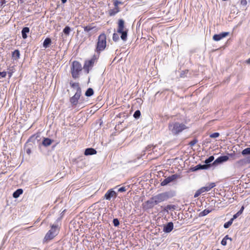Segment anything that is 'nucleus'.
Listing matches in <instances>:
<instances>
[{
  "mask_svg": "<svg viewBox=\"0 0 250 250\" xmlns=\"http://www.w3.org/2000/svg\"><path fill=\"white\" fill-rule=\"evenodd\" d=\"M168 128L173 135H177L188 127L183 123L174 122L169 124Z\"/></svg>",
  "mask_w": 250,
  "mask_h": 250,
  "instance_id": "f257e3e1",
  "label": "nucleus"
},
{
  "mask_svg": "<svg viewBox=\"0 0 250 250\" xmlns=\"http://www.w3.org/2000/svg\"><path fill=\"white\" fill-rule=\"evenodd\" d=\"M127 31L128 30L125 26V21L123 19H119L117 32L121 34V38L124 41H126L127 40Z\"/></svg>",
  "mask_w": 250,
  "mask_h": 250,
  "instance_id": "f03ea898",
  "label": "nucleus"
},
{
  "mask_svg": "<svg viewBox=\"0 0 250 250\" xmlns=\"http://www.w3.org/2000/svg\"><path fill=\"white\" fill-rule=\"evenodd\" d=\"M58 225L54 224L51 225V229L46 233L43 239V242H48L53 239L58 233Z\"/></svg>",
  "mask_w": 250,
  "mask_h": 250,
  "instance_id": "7ed1b4c3",
  "label": "nucleus"
},
{
  "mask_svg": "<svg viewBox=\"0 0 250 250\" xmlns=\"http://www.w3.org/2000/svg\"><path fill=\"white\" fill-rule=\"evenodd\" d=\"M106 35L103 33L98 37V40L97 43L95 51L100 53L101 51H103L106 47Z\"/></svg>",
  "mask_w": 250,
  "mask_h": 250,
  "instance_id": "20e7f679",
  "label": "nucleus"
},
{
  "mask_svg": "<svg viewBox=\"0 0 250 250\" xmlns=\"http://www.w3.org/2000/svg\"><path fill=\"white\" fill-rule=\"evenodd\" d=\"M173 196V194L170 192H164L154 196L153 199H155V203H157L158 205L160 203L167 200Z\"/></svg>",
  "mask_w": 250,
  "mask_h": 250,
  "instance_id": "39448f33",
  "label": "nucleus"
},
{
  "mask_svg": "<svg viewBox=\"0 0 250 250\" xmlns=\"http://www.w3.org/2000/svg\"><path fill=\"white\" fill-rule=\"evenodd\" d=\"M82 70L81 64L78 61H74L71 66V73L72 77L75 79L78 78Z\"/></svg>",
  "mask_w": 250,
  "mask_h": 250,
  "instance_id": "423d86ee",
  "label": "nucleus"
},
{
  "mask_svg": "<svg viewBox=\"0 0 250 250\" xmlns=\"http://www.w3.org/2000/svg\"><path fill=\"white\" fill-rule=\"evenodd\" d=\"M180 178V176L177 174H173L165 179L161 183L162 186H165L170 182H173Z\"/></svg>",
  "mask_w": 250,
  "mask_h": 250,
  "instance_id": "0eeeda50",
  "label": "nucleus"
},
{
  "mask_svg": "<svg viewBox=\"0 0 250 250\" xmlns=\"http://www.w3.org/2000/svg\"><path fill=\"white\" fill-rule=\"evenodd\" d=\"M96 58L94 57L90 60L86 61L83 65V69L86 72V73H88L89 72V69L91 68L95 62Z\"/></svg>",
  "mask_w": 250,
  "mask_h": 250,
  "instance_id": "6e6552de",
  "label": "nucleus"
},
{
  "mask_svg": "<svg viewBox=\"0 0 250 250\" xmlns=\"http://www.w3.org/2000/svg\"><path fill=\"white\" fill-rule=\"evenodd\" d=\"M229 159V156L227 155L221 156L216 159L213 163V165H216L227 161Z\"/></svg>",
  "mask_w": 250,
  "mask_h": 250,
  "instance_id": "1a4fd4ad",
  "label": "nucleus"
},
{
  "mask_svg": "<svg viewBox=\"0 0 250 250\" xmlns=\"http://www.w3.org/2000/svg\"><path fill=\"white\" fill-rule=\"evenodd\" d=\"M117 193L112 189H110L105 193L104 195V198L107 200H110L111 198L113 197H116Z\"/></svg>",
  "mask_w": 250,
  "mask_h": 250,
  "instance_id": "9d476101",
  "label": "nucleus"
},
{
  "mask_svg": "<svg viewBox=\"0 0 250 250\" xmlns=\"http://www.w3.org/2000/svg\"><path fill=\"white\" fill-rule=\"evenodd\" d=\"M82 93L76 92L75 95L70 99V102L73 105H77L78 100L81 96Z\"/></svg>",
  "mask_w": 250,
  "mask_h": 250,
  "instance_id": "9b49d317",
  "label": "nucleus"
},
{
  "mask_svg": "<svg viewBox=\"0 0 250 250\" xmlns=\"http://www.w3.org/2000/svg\"><path fill=\"white\" fill-rule=\"evenodd\" d=\"M229 35V32H222L219 34H215L213 36V39L215 41H219Z\"/></svg>",
  "mask_w": 250,
  "mask_h": 250,
  "instance_id": "f8f14e48",
  "label": "nucleus"
},
{
  "mask_svg": "<svg viewBox=\"0 0 250 250\" xmlns=\"http://www.w3.org/2000/svg\"><path fill=\"white\" fill-rule=\"evenodd\" d=\"M210 166V165H201L199 164L195 167L191 168V170L192 171H195L200 169H207L209 168Z\"/></svg>",
  "mask_w": 250,
  "mask_h": 250,
  "instance_id": "ddd939ff",
  "label": "nucleus"
},
{
  "mask_svg": "<svg viewBox=\"0 0 250 250\" xmlns=\"http://www.w3.org/2000/svg\"><path fill=\"white\" fill-rule=\"evenodd\" d=\"M173 229V224L172 222H168L164 226L163 231L166 233H169L172 231Z\"/></svg>",
  "mask_w": 250,
  "mask_h": 250,
  "instance_id": "4468645a",
  "label": "nucleus"
},
{
  "mask_svg": "<svg viewBox=\"0 0 250 250\" xmlns=\"http://www.w3.org/2000/svg\"><path fill=\"white\" fill-rule=\"evenodd\" d=\"M215 183H210L208 184L206 186L202 187L201 189L203 192L209 191L211 188L215 187Z\"/></svg>",
  "mask_w": 250,
  "mask_h": 250,
  "instance_id": "2eb2a0df",
  "label": "nucleus"
},
{
  "mask_svg": "<svg viewBox=\"0 0 250 250\" xmlns=\"http://www.w3.org/2000/svg\"><path fill=\"white\" fill-rule=\"evenodd\" d=\"M70 85L72 88L76 90V92L82 93L81 88L78 83H73L72 82H70Z\"/></svg>",
  "mask_w": 250,
  "mask_h": 250,
  "instance_id": "dca6fc26",
  "label": "nucleus"
},
{
  "mask_svg": "<svg viewBox=\"0 0 250 250\" xmlns=\"http://www.w3.org/2000/svg\"><path fill=\"white\" fill-rule=\"evenodd\" d=\"M154 201L155 199H153V196L149 200H147L146 202V204L148 208H152L154 207L155 205H157V203H155Z\"/></svg>",
  "mask_w": 250,
  "mask_h": 250,
  "instance_id": "f3484780",
  "label": "nucleus"
},
{
  "mask_svg": "<svg viewBox=\"0 0 250 250\" xmlns=\"http://www.w3.org/2000/svg\"><path fill=\"white\" fill-rule=\"evenodd\" d=\"M97 151L93 148H87L85 149L84 155L86 156L96 154Z\"/></svg>",
  "mask_w": 250,
  "mask_h": 250,
  "instance_id": "a211bd4d",
  "label": "nucleus"
},
{
  "mask_svg": "<svg viewBox=\"0 0 250 250\" xmlns=\"http://www.w3.org/2000/svg\"><path fill=\"white\" fill-rule=\"evenodd\" d=\"M53 142V141L49 138H44L42 142V144L43 146L46 147L49 146Z\"/></svg>",
  "mask_w": 250,
  "mask_h": 250,
  "instance_id": "6ab92c4d",
  "label": "nucleus"
},
{
  "mask_svg": "<svg viewBox=\"0 0 250 250\" xmlns=\"http://www.w3.org/2000/svg\"><path fill=\"white\" fill-rule=\"evenodd\" d=\"M30 29L29 27H24L21 30V35L23 39H25L27 38V34L29 32Z\"/></svg>",
  "mask_w": 250,
  "mask_h": 250,
  "instance_id": "aec40b11",
  "label": "nucleus"
},
{
  "mask_svg": "<svg viewBox=\"0 0 250 250\" xmlns=\"http://www.w3.org/2000/svg\"><path fill=\"white\" fill-rule=\"evenodd\" d=\"M51 43V40L49 38H46L43 42V46L45 48H46L49 47V45Z\"/></svg>",
  "mask_w": 250,
  "mask_h": 250,
  "instance_id": "412c9836",
  "label": "nucleus"
},
{
  "mask_svg": "<svg viewBox=\"0 0 250 250\" xmlns=\"http://www.w3.org/2000/svg\"><path fill=\"white\" fill-rule=\"evenodd\" d=\"M20 53L19 50H15L14 51L12 52V57L14 59L17 60L20 58Z\"/></svg>",
  "mask_w": 250,
  "mask_h": 250,
  "instance_id": "4be33fe9",
  "label": "nucleus"
},
{
  "mask_svg": "<svg viewBox=\"0 0 250 250\" xmlns=\"http://www.w3.org/2000/svg\"><path fill=\"white\" fill-rule=\"evenodd\" d=\"M23 193V190L21 188L18 189L13 194L14 198H18Z\"/></svg>",
  "mask_w": 250,
  "mask_h": 250,
  "instance_id": "5701e85b",
  "label": "nucleus"
},
{
  "mask_svg": "<svg viewBox=\"0 0 250 250\" xmlns=\"http://www.w3.org/2000/svg\"><path fill=\"white\" fill-rule=\"evenodd\" d=\"M119 12V7H114L113 9H111L109 11V15L110 16H113L115 15L117 13Z\"/></svg>",
  "mask_w": 250,
  "mask_h": 250,
  "instance_id": "b1692460",
  "label": "nucleus"
},
{
  "mask_svg": "<svg viewBox=\"0 0 250 250\" xmlns=\"http://www.w3.org/2000/svg\"><path fill=\"white\" fill-rule=\"evenodd\" d=\"M228 240H229L230 241H231L232 240V239L230 237H229L228 235H226L225 236L224 238L222 239V240L221 241V244L223 245V246H226L227 245V241Z\"/></svg>",
  "mask_w": 250,
  "mask_h": 250,
  "instance_id": "393cba45",
  "label": "nucleus"
},
{
  "mask_svg": "<svg viewBox=\"0 0 250 250\" xmlns=\"http://www.w3.org/2000/svg\"><path fill=\"white\" fill-rule=\"evenodd\" d=\"M94 94V91L92 88H88L85 93V95L87 97H90L93 95Z\"/></svg>",
  "mask_w": 250,
  "mask_h": 250,
  "instance_id": "a878e982",
  "label": "nucleus"
},
{
  "mask_svg": "<svg viewBox=\"0 0 250 250\" xmlns=\"http://www.w3.org/2000/svg\"><path fill=\"white\" fill-rule=\"evenodd\" d=\"M210 212H211V210L208 209H206L204 210L203 211H201V212H200L199 216L200 217H203V216L207 215Z\"/></svg>",
  "mask_w": 250,
  "mask_h": 250,
  "instance_id": "bb28decb",
  "label": "nucleus"
},
{
  "mask_svg": "<svg viewBox=\"0 0 250 250\" xmlns=\"http://www.w3.org/2000/svg\"><path fill=\"white\" fill-rule=\"evenodd\" d=\"M70 31H71V28L69 26H66L65 27V28L63 29V33L68 36L70 34Z\"/></svg>",
  "mask_w": 250,
  "mask_h": 250,
  "instance_id": "cd10ccee",
  "label": "nucleus"
},
{
  "mask_svg": "<svg viewBox=\"0 0 250 250\" xmlns=\"http://www.w3.org/2000/svg\"><path fill=\"white\" fill-rule=\"evenodd\" d=\"M241 153L243 156L250 155V147H247L244 149L242 150Z\"/></svg>",
  "mask_w": 250,
  "mask_h": 250,
  "instance_id": "c85d7f7f",
  "label": "nucleus"
},
{
  "mask_svg": "<svg viewBox=\"0 0 250 250\" xmlns=\"http://www.w3.org/2000/svg\"><path fill=\"white\" fill-rule=\"evenodd\" d=\"M233 220V219H230L228 222L225 223L224 225V227L225 229L229 228L232 224Z\"/></svg>",
  "mask_w": 250,
  "mask_h": 250,
  "instance_id": "c756f323",
  "label": "nucleus"
},
{
  "mask_svg": "<svg viewBox=\"0 0 250 250\" xmlns=\"http://www.w3.org/2000/svg\"><path fill=\"white\" fill-rule=\"evenodd\" d=\"M214 158L213 156H210V157H209L208 159H207L205 160V163H206L205 165H209V163L213 161Z\"/></svg>",
  "mask_w": 250,
  "mask_h": 250,
  "instance_id": "7c9ffc66",
  "label": "nucleus"
},
{
  "mask_svg": "<svg viewBox=\"0 0 250 250\" xmlns=\"http://www.w3.org/2000/svg\"><path fill=\"white\" fill-rule=\"evenodd\" d=\"M188 70H183V71H181L180 75V77L182 78H185L186 77H187V75L188 73Z\"/></svg>",
  "mask_w": 250,
  "mask_h": 250,
  "instance_id": "2f4dec72",
  "label": "nucleus"
},
{
  "mask_svg": "<svg viewBox=\"0 0 250 250\" xmlns=\"http://www.w3.org/2000/svg\"><path fill=\"white\" fill-rule=\"evenodd\" d=\"M140 116H141V112L139 110H136L133 114V117L135 119H138L140 117Z\"/></svg>",
  "mask_w": 250,
  "mask_h": 250,
  "instance_id": "473e14b6",
  "label": "nucleus"
},
{
  "mask_svg": "<svg viewBox=\"0 0 250 250\" xmlns=\"http://www.w3.org/2000/svg\"><path fill=\"white\" fill-rule=\"evenodd\" d=\"M174 206L171 205H167L164 209V210L167 211L168 210H170L171 209H174Z\"/></svg>",
  "mask_w": 250,
  "mask_h": 250,
  "instance_id": "72a5a7b5",
  "label": "nucleus"
},
{
  "mask_svg": "<svg viewBox=\"0 0 250 250\" xmlns=\"http://www.w3.org/2000/svg\"><path fill=\"white\" fill-rule=\"evenodd\" d=\"M95 27L91 26H86L83 27L84 31L86 32H88L90 30H92Z\"/></svg>",
  "mask_w": 250,
  "mask_h": 250,
  "instance_id": "f704fd0d",
  "label": "nucleus"
},
{
  "mask_svg": "<svg viewBox=\"0 0 250 250\" xmlns=\"http://www.w3.org/2000/svg\"><path fill=\"white\" fill-rule=\"evenodd\" d=\"M113 40L114 42H117L119 40V36L117 33H114L113 34V37H112Z\"/></svg>",
  "mask_w": 250,
  "mask_h": 250,
  "instance_id": "c9c22d12",
  "label": "nucleus"
},
{
  "mask_svg": "<svg viewBox=\"0 0 250 250\" xmlns=\"http://www.w3.org/2000/svg\"><path fill=\"white\" fill-rule=\"evenodd\" d=\"M202 193H203V192L200 188V189H199L198 190H197L196 191V192H195V193L194 195V198L198 197Z\"/></svg>",
  "mask_w": 250,
  "mask_h": 250,
  "instance_id": "e433bc0d",
  "label": "nucleus"
},
{
  "mask_svg": "<svg viewBox=\"0 0 250 250\" xmlns=\"http://www.w3.org/2000/svg\"><path fill=\"white\" fill-rule=\"evenodd\" d=\"M198 142V140L196 138L194 139L192 141L190 142L188 144V145L190 146H194Z\"/></svg>",
  "mask_w": 250,
  "mask_h": 250,
  "instance_id": "4c0bfd02",
  "label": "nucleus"
},
{
  "mask_svg": "<svg viewBox=\"0 0 250 250\" xmlns=\"http://www.w3.org/2000/svg\"><path fill=\"white\" fill-rule=\"evenodd\" d=\"M113 223L115 227L118 226L120 224L119 221L117 218H115L113 220Z\"/></svg>",
  "mask_w": 250,
  "mask_h": 250,
  "instance_id": "58836bf2",
  "label": "nucleus"
},
{
  "mask_svg": "<svg viewBox=\"0 0 250 250\" xmlns=\"http://www.w3.org/2000/svg\"><path fill=\"white\" fill-rule=\"evenodd\" d=\"M219 133L218 132H215L212 134H211L209 135V137L212 138H215L219 136Z\"/></svg>",
  "mask_w": 250,
  "mask_h": 250,
  "instance_id": "ea45409f",
  "label": "nucleus"
},
{
  "mask_svg": "<svg viewBox=\"0 0 250 250\" xmlns=\"http://www.w3.org/2000/svg\"><path fill=\"white\" fill-rule=\"evenodd\" d=\"M240 4L241 5L246 7L247 4V0H241L240 1Z\"/></svg>",
  "mask_w": 250,
  "mask_h": 250,
  "instance_id": "a19ab883",
  "label": "nucleus"
},
{
  "mask_svg": "<svg viewBox=\"0 0 250 250\" xmlns=\"http://www.w3.org/2000/svg\"><path fill=\"white\" fill-rule=\"evenodd\" d=\"M127 190V188L125 187H123L118 189V191L120 192L125 191Z\"/></svg>",
  "mask_w": 250,
  "mask_h": 250,
  "instance_id": "79ce46f5",
  "label": "nucleus"
},
{
  "mask_svg": "<svg viewBox=\"0 0 250 250\" xmlns=\"http://www.w3.org/2000/svg\"><path fill=\"white\" fill-rule=\"evenodd\" d=\"M7 72L6 71H3L0 72V76L2 78H5L6 76Z\"/></svg>",
  "mask_w": 250,
  "mask_h": 250,
  "instance_id": "37998d69",
  "label": "nucleus"
},
{
  "mask_svg": "<svg viewBox=\"0 0 250 250\" xmlns=\"http://www.w3.org/2000/svg\"><path fill=\"white\" fill-rule=\"evenodd\" d=\"M241 214L237 212L236 214L233 215V217L231 219H233V220H234V219L237 218Z\"/></svg>",
  "mask_w": 250,
  "mask_h": 250,
  "instance_id": "c03bdc74",
  "label": "nucleus"
},
{
  "mask_svg": "<svg viewBox=\"0 0 250 250\" xmlns=\"http://www.w3.org/2000/svg\"><path fill=\"white\" fill-rule=\"evenodd\" d=\"M119 3H121V2L118 0H116L115 1H114V4L115 5V7H118V5Z\"/></svg>",
  "mask_w": 250,
  "mask_h": 250,
  "instance_id": "a18cd8bd",
  "label": "nucleus"
},
{
  "mask_svg": "<svg viewBox=\"0 0 250 250\" xmlns=\"http://www.w3.org/2000/svg\"><path fill=\"white\" fill-rule=\"evenodd\" d=\"M244 209V207L242 206L241 209L238 211L240 214H241Z\"/></svg>",
  "mask_w": 250,
  "mask_h": 250,
  "instance_id": "49530a36",
  "label": "nucleus"
},
{
  "mask_svg": "<svg viewBox=\"0 0 250 250\" xmlns=\"http://www.w3.org/2000/svg\"><path fill=\"white\" fill-rule=\"evenodd\" d=\"M245 63L248 64H250V58L245 61Z\"/></svg>",
  "mask_w": 250,
  "mask_h": 250,
  "instance_id": "de8ad7c7",
  "label": "nucleus"
},
{
  "mask_svg": "<svg viewBox=\"0 0 250 250\" xmlns=\"http://www.w3.org/2000/svg\"><path fill=\"white\" fill-rule=\"evenodd\" d=\"M244 162H245V160H240V161H239L238 162V164H240V165H241V164H243V163H244Z\"/></svg>",
  "mask_w": 250,
  "mask_h": 250,
  "instance_id": "09e8293b",
  "label": "nucleus"
},
{
  "mask_svg": "<svg viewBox=\"0 0 250 250\" xmlns=\"http://www.w3.org/2000/svg\"><path fill=\"white\" fill-rule=\"evenodd\" d=\"M31 152V150L29 149V148H28L26 149V153L28 154H30Z\"/></svg>",
  "mask_w": 250,
  "mask_h": 250,
  "instance_id": "8fccbe9b",
  "label": "nucleus"
},
{
  "mask_svg": "<svg viewBox=\"0 0 250 250\" xmlns=\"http://www.w3.org/2000/svg\"><path fill=\"white\" fill-rule=\"evenodd\" d=\"M62 3H65L66 2L67 0H61Z\"/></svg>",
  "mask_w": 250,
  "mask_h": 250,
  "instance_id": "3c124183",
  "label": "nucleus"
},
{
  "mask_svg": "<svg viewBox=\"0 0 250 250\" xmlns=\"http://www.w3.org/2000/svg\"><path fill=\"white\" fill-rule=\"evenodd\" d=\"M8 74H9V77L10 78L12 76V73L9 72Z\"/></svg>",
  "mask_w": 250,
  "mask_h": 250,
  "instance_id": "603ef678",
  "label": "nucleus"
},
{
  "mask_svg": "<svg viewBox=\"0 0 250 250\" xmlns=\"http://www.w3.org/2000/svg\"><path fill=\"white\" fill-rule=\"evenodd\" d=\"M216 250H220V249H217Z\"/></svg>",
  "mask_w": 250,
  "mask_h": 250,
  "instance_id": "864d4df0",
  "label": "nucleus"
},
{
  "mask_svg": "<svg viewBox=\"0 0 250 250\" xmlns=\"http://www.w3.org/2000/svg\"><path fill=\"white\" fill-rule=\"evenodd\" d=\"M249 162H250V160L249 161Z\"/></svg>",
  "mask_w": 250,
  "mask_h": 250,
  "instance_id": "5fc2aeb1",
  "label": "nucleus"
}]
</instances>
